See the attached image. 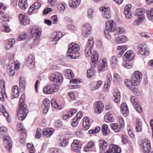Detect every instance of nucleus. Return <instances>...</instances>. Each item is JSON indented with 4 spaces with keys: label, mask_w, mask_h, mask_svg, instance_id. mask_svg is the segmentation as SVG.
Segmentation results:
<instances>
[{
    "label": "nucleus",
    "mask_w": 153,
    "mask_h": 153,
    "mask_svg": "<svg viewBox=\"0 0 153 153\" xmlns=\"http://www.w3.org/2000/svg\"><path fill=\"white\" fill-rule=\"evenodd\" d=\"M67 6V5L65 3H63L59 4L58 6V7L61 10H64L65 9Z\"/></svg>",
    "instance_id": "nucleus-44"
},
{
    "label": "nucleus",
    "mask_w": 153,
    "mask_h": 153,
    "mask_svg": "<svg viewBox=\"0 0 153 153\" xmlns=\"http://www.w3.org/2000/svg\"><path fill=\"white\" fill-rule=\"evenodd\" d=\"M41 6V4L38 2L34 3L30 7L28 11V13L30 15L34 10L39 9Z\"/></svg>",
    "instance_id": "nucleus-20"
},
{
    "label": "nucleus",
    "mask_w": 153,
    "mask_h": 153,
    "mask_svg": "<svg viewBox=\"0 0 153 153\" xmlns=\"http://www.w3.org/2000/svg\"><path fill=\"white\" fill-rule=\"evenodd\" d=\"M3 25L2 28H4V31L5 32H8L10 31V29L7 23L4 24V22H3Z\"/></svg>",
    "instance_id": "nucleus-49"
},
{
    "label": "nucleus",
    "mask_w": 153,
    "mask_h": 153,
    "mask_svg": "<svg viewBox=\"0 0 153 153\" xmlns=\"http://www.w3.org/2000/svg\"><path fill=\"white\" fill-rule=\"evenodd\" d=\"M114 81L120 82L122 81V79L119 75L117 73H115L114 75Z\"/></svg>",
    "instance_id": "nucleus-41"
},
{
    "label": "nucleus",
    "mask_w": 153,
    "mask_h": 153,
    "mask_svg": "<svg viewBox=\"0 0 153 153\" xmlns=\"http://www.w3.org/2000/svg\"><path fill=\"white\" fill-rule=\"evenodd\" d=\"M116 23L112 20L107 21L105 23V28L104 30V34L105 37L109 39L111 38V33L116 29Z\"/></svg>",
    "instance_id": "nucleus-3"
},
{
    "label": "nucleus",
    "mask_w": 153,
    "mask_h": 153,
    "mask_svg": "<svg viewBox=\"0 0 153 153\" xmlns=\"http://www.w3.org/2000/svg\"><path fill=\"white\" fill-rule=\"evenodd\" d=\"M70 82L71 84H77L79 83L80 82L79 79L75 78L70 80Z\"/></svg>",
    "instance_id": "nucleus-62"
},
{
    "label": "nucleus",
    "mask_w": 153,
    "mask_h": 153,
    "mask_svg": "<svg viewBox=\"0 0 153 153\" xmlns=\"http://www.w3.org/2000/svg\"><path fill=\"white\" fill-rule=\"evenodd\" d=\"M111 62L113 66H114L117 63V58L115 56H112L111 60Z\"/></svg>",
    "instance_id": "nucleus-53"
},
{
    "label": "nucleus",
    "mask_w": 153,
    "mask_h": 153,
    "mask_svg": "<svg viewBox=\"0 0 153 153\" xmlns=\"http://www.w3.org/2000/svg\"><path fill=\"white\" fill-rule=\"evenodd\" d=\"M139 51L141 54L148 56L149 54L148 49L147 48L145 44H140L139 46Z\"/></svg>",
    "instance_id": "nucleus-17"
},
{
    "label": "nucleus",
    "mask_w": 153,
    "mask_h": 153,
    "mask_svg": "<svg viewBox=\"0 0 153 153\" xmlns=\"http://www.w3.org/2000/svg\"><path fill=\"white\" fill-rule=\"evenodd\" d=\"M120 99V93L119 91H117L114 95V102L117 103H118Z\"/></svg>",
    "instance_id": "nucleus-38"
},
{
    "label": "nucleus",
    "mask_w": 153,
    "mask_h": 153,
    "mask_svg": "<svg viewBox=\"0 0 153 153\" xmlns=\"http://www.w3.org/2000/svg\"><path fill=\"white\" fill-rule=\"evenodd\" d=\"M120 109L123 115L125 116H127L128 113V111L127 104L126 103H123L121 104Z\"/></svg>",
    "instance_id": "nucleus-32"
},
{
    "label": "nucleus",
    "mask_w": 153,
    "mask_h": 153,
    "mask_svg": "<svg viewBox=\"0 0 153 153\" xmlns=\"http://www.w3.org/2000/svg\"><path fill=\"white\" fill-rule=\"evenodd\" d=\"M102 82L101 81L99 80L98 81L96 84V85L92 88V90L94 91L98 89L100 87V86L102 85Z\"/></svg>",
    "instance_id": "nucleus-52"
},
{
    "label": "nucleus",
    "mask_w": 153,
    "mask_h": 153,
    "mask_svg": "<svg viewBox=\"0 0 153 153\" xmlns=\"http://www.w3.org/2000/svg\"><path fill=\"white\" fill-rule=\"evenodd\" d=\"M108 68V62L107 59L103 58L101 61H100L98 66V72L100 73L101 72L104 71Z\"/></svg>",
    "instance_id": "nucleus-8"
},
{
    "label": "nucleus",
    "mask_w": 153,
    "mask_h": 153,
    "mask_svg": "<svg viewBox=\"0 0 153 153\" xmlns=\"http://www.w3.org/2000/svg\"><path fill=\"white\" fill-rule=\"evenodd\" d=\"M124 82L127 88L130 89L134 94L137 95L138 92L137 90L135 89V85L130 84V81L129 80L126 79L124 81Z\"/></svg>",
    "instance_id": "nucleus-21"
},
{
    "label": "nucleus",
    "mask_w": 153,
    "mask_h": 153,
    "mask_svg": "<svg viewBox=\"0 0 153 153\" xmlns=\"http://www.w3.org/2000/svg\"><path fill=\"white\" fill-rule=\"evenodd\" d=\"M122 65L124 67L128 69L130 68L131 67V65L125 62H124L123 63Z\"/></svg>",
    "instance_id": "nucleus-64"
},
{
    "label": "nucleus",
    "mask_w": 153,
    "mask_h": 153,
    "mask_svg": "<svg viewBox=\"0 0 153 153\" xmlns=\"http://www.w3.org/2000/svg\"><path fill=\"white\" fill-rule=\"evenodd\" d=\"M42 131L43 135L49 137L52 134L54 130L52 128H45Z\"/></svg>",
    "instance_id": "nucleus-24"
},
{
    "label": "nucleus",
    "mask_w": 153,
    "mask_h": 153,
    "mask_svg": "<svg viewBox=\"0 0 153 153\" xmlns=\"http://www.w3.org/2000/svg\"><path fill=\"white\" fill-rule=\"evenodd\" d=\"M19 85L20 88L22 90L25 89L26 85V81L25 79L22 76L19 77Z\"/></svg>",
    "instance_id": "nucleus-30"
},
{
    "label": "nucleus",
    "mask_w": 153,
    "mask_h": 153,
    "mask_svg": "<svg viewBox=\"0 0 153 153\" xmlns=\"http://www.w3.org/2000/svg\"><path fill=\"white\" fill-rule=\"evenodd\" d=\"M81 143L78 140H74L71 144L72 149L76 153H80V149L81 147Z\"/></svg>",
    "instance_id": "nucleus-10"
},
{
    "label": "nucleus",
    "mask_w": 153,
    "mask_h": 153,
    "mask_svg": "<svg viewBox=\"0 0 153 153\" xmlns=\"http://www.w3.org/2000/svg\"><path fill=\"white\" fill-rule=\"evenodd\" d=\"M104 118L105 121L107 122H111L114 120L113 114L110 112H108L105 114Z\"/></svg>",
    "instance_id": "nucleus-26"
},
{
    "label": "nucleus",
    "mask_w": 153,
    "mask_h": 153,
    "mask_svg": "<svg viewBox=\"0 0 153 153\" xmlns=\"http://www.w3.org/2000/svg\"><path fill=\"white\" fill-rule=\"evenodd\" d=\"M118 119L119 120V123L120 124V126L122 127L123 128L124 127V122L123 118L120 116L118 117Z\"/></svg>",
    "instance_id": "nucleus-60"
},
{
    "label": "nucleus",
    "mask_w": 153,
    "mask_h": 153,
    "mask_svg": "<svg viewBox=\"0 0 153 153\" xmlns=\"http://www.w3.org/2000/svg\"><path fill=\"white\" fill-rule=\"evenodd\" d=\"M125 33V30L122 27H119L117 28L115 33H114L115 35L119 34H122Z\"/></svg>",
    "instance_id": "nucleus-42"
},
{
    "label": "nucleus",
    "mask_w": 153,
    "mask_h": 153,
    "mask_svg": "<svg viewBox=\"0 0 153 153\" xmlns=\"http://www.w3.org/2000/svg\"><path fill=\"white\" fill-rule=\"evenodd\" d=\"M80 49L79 45L74 42L69 45V48L67 53V56L71 59H76L79 56V51Z\"/></svg>",
    "instance_id": "nucleus-2"
},
{
    "label": "nucleus",
    "mask_w": 153,
    "mask_h": 153,
    "mask_svg": "<svg viewBox=\"0 0 153 153\" xmlns=\"http://www.w3.org/2000/svg\"><path fill=\"white\" fill-rule=\"evenodd\" d=\"M116 40L119 44L122 43L127 41V38L125 36L123 35L116 38Z\"/></svg>",
    "instance_id": "nucleus-35"
},
{
    "label": "nucleus",
    "mask_w": 153,
    "mask_h": 153,
    "mask_svg": "<svg viewBox=\"0 0 153 153\" xmlns=\"http://www.w3.org/2000/svg\"><path fill=\"white\" fill-rule=\"evenodd\" d=\"M135 54L131 51H126L123 56L124 60L129 61L132 60L134 57Z\"/></svg>",
    "instance_id": "nucleus-15"
},
{
    "label": "nucleus",
    "mask_w": 153,
    "mask_h": 153,
    "mask_svg": "<svg viewBox=\"0 0 153 153\" xmlns=\"http://www.w3.org/2000/svg\"><path fill=\"white\" fill-rule=\"evenodd\" d=\"M130 100L133 106H136L140 103L138 100L135 96L131 97L130 98Z\"/></svg>",
    "instance_id": "nucleus-40"
},
{
    "label": "nucleus",
    "mask_w": 153,
    "mask_h": 153,
    "mask_svg": "<svg viewBox=\"0 0 153 153\" xmlns=\"http://www.w3.org/2000/svg\"><path fill=\"white\" fill-rule=\"evenodd\" d=\"M11 92V98H18L19 95V91L17 85H14L12 88Z\"/></svg>",
    "instance_id": "nucleus-18"
},
{
    "label": "nucleus",
    "mask_w": 153,
    "mask_h": 153,
    "mask_svg": "<svg viewBox=\"0 0 153 153\" xmlns=\"http://www.w3.org/2000/svg\"><path fill=\"white\" fill-rule=\"evenodd\" d=\"M14 39H9L8 45L7 46L6 48L9 49L10 48L12 45L14 43Z\"/></svg>",
    "instance_id": "nucleus-48"
},
{
    "label": "nucleus",
    "mask_w": 153,
    "mask_h": 153,
    "mask_svg": "<svg viewBox=\"0 0 153 153\" xmlns=\"http://www.w3.org/2000/svg\"><path fill=\"white\" fill-rule=\"evenodd\" d=\"M35 64V59L32 55H30L26 59L25 64L29 68L32 69L33 68Z\"/></svg>",
    "instance_id": "nucleus-13"
},
{
    "label": "nucleus",
    "mask_w": 153,
    "mask_h": 153,
    "mask_svg": "<svg viewBox=\"0 0 153 153\" xmlns=\"http://www.w3.org/2000/svg\"><path fill=\"white\" fill-rule=\"evenodd\" d=\"M43 104L45 107H48L50 108V101L49 99L47 98L45 99L43 101Z\"/></svg>",
    "instance_id": "nucleus-50"
},
{
    "label": "nucleus",
    "mask_w": 153,
    "mask_h": 153,
    "mask_svg": "<svg viewBox=\"0 0 153 153\" xmlns=\"http://www.w3.org/2000/svg\"><path fill=\"white\" fill-rule=\"evenodd\" d=\"M50 80L54 83H61L63 80V77L61 73L59 72H56L51 74Z\"/></svg>",
    "instance_id": "nucleus-7"
},
{
    "label": "nucleus",
    "mask_w": 153,
    "mask_h": 153,
    "mask_svg": "<svg viewBox=\"0 0 153 153\" xmlns=\"http://www.w3.org/2000/svg\"><path fill=\"white\" fill-rule=\"evenodd\" d=\"M41 129L40 128H38L37 129L35 137L37 138H39L41 136Z\"/></svg>",
    "instance_id": "nucleus-59"
},
{
    "label": "nucleus",
    "mask_w": 153,
    "mask_h": 153,
    "mask_svg": "<svg viewBox=\"0 0 153 153\" xmlns=\"http://www.w3.org/2000/svg\"><path fill=\"white\" fill-rule=\"evenodd\" d=\"M111 128L115 132H118L121 130L122 127L117 123H112L110 124Z\"/></svg>",
    "instance_id": "nucleus-31"
},
{
    "label": "nucleus",
    "mask_w": 153,
    "mask_h": 153,
    "mask_svg": "<svg viewBox=\"0 0 153 153\" xmlns=\"http://www.w3.org/2000/svg\"><path fill=\"white\" fill-rule=\"evenodd\" d=\"M3 141L5 144V147L7 148L9 152H10L12 146L11 139L9 137H5L4 138Z\"/></svg>",
    "instance_id": "nucleus-16"
},
{
    "label": "nucleus",
    "mask_w": 153,
    "mask_h": 153,
    "mask_svg": "<svg viewBox=\"0 0 153 153\" xmlns=\"http://www.w3.org/2000/svg\"><path fill=\"white\" fill-rule=\"evenodd\" d=\"M0 88L1 90L3 91H5V83L3 79L0 80Z\"/></svg>",
    "instance_id": "nucleus-47"
},
{
    "label": "nucleus",
    "mask_w": 153,
    "mask_h": 153,
    "mask_svg": "<svg viewBox=\"0 0 153 153\" xmlns=\"http://www.w3.org/2000/svg\"><path fill=\"white\" fill-rule=\"evenodd\" d=\"M62 125V121L61 120H56L54 124V126L56 128L60 127Z\"/></svg>",
    "instance_id": "nucleus-51"
},
{
    "label": "nucleus",
    "mask_w": 153,
    "mask_h": 153,
    "mask_svg": "<svg viewBox=\"0 0 153 153\" xmlns=\"http://www.w3.org/2000/svg\"><path fill=\"white\" fill-rule=\"evenodd\" d=\"M142 150L144 153H149L151 150L150 143V141L147 139L143 140L141 145Z\"/></svg>",
    "instance_id": "nucleus-9"
},
{
    "label": "nucleus",
    "mask_w": 153,
    "mask_h": 153,
    "mask_svg": "<svg viewBox=\"0 0 153 153\" xmlns=\"http://www.w3.org/2000/svg\"><path fill=\"white\" fill-rule=\"evenodd\" d=\"M144 19L142 18L138 17L137 19L135 20L134 22V25H139L140 23Z\"/></svg>",
    "instance_id": "nucleus-54"
},
{
    "label": "nucleus",
    "mask_w": 153,
    "mask_h": 153,
    "mask_svg": "<svg viewBox=\"0 0 153 153\" xmlns=\"http://www.w3.org/2000/svg\"><path fill=\"white\" fill-rule=\"evenodd\" d=\"M142 78L141 73L138 71H135L131 77L130 84L133 85H137L141 82Z\"/></svg>",
    "instance_id": "nucleus-5"
},
{
    "label": "nucleus",
    "mask_w": 153,
    "mask_h": 153,
    "mask_svg": "<svg viewBox=\"0 0 153 153\" xmlns=\"http://www.w3.org/2000/svg\"><path fill=\"white\" fill-rule=\"evenodd\" d=\"M51 105L53 107L55 108H59V106L55 99H53L51 101Z\"/></svg>",
    "instance_id": "nucleus-45"
},
{
    "label": "nucleus",
    "mask_w": 153,
    "mask_h": 153,
    "mask_svg": "<svg viewBox=\"0 0 153 153\" xmlns=\"http://www.w3.org/2000/svg\"><path fill=\"white\" fill-rule=\"evenodd\" d=\"M83 126L85 130H87L90 127L89 120L87 117H85L83 118Z\"/></svg>",
    "instance_id": "nucleus-33"
},
{
    "label": "nucleus",
    "mask_w": 153,
    "mask_h": 153,
    "mask_svg": "<svg viewBox=\"0 0 153 153\" xmlns=\"http://www.w3.org/2000/svg\"><path fill=\"white\" fill-rule=\"evenodd\" d=\"M78 120H79L77 119V118H74L72 123V126L74 127H76L78 124Z\"/></svg>",
    "instance_id": "nucleus-56"
},
{
    "label": "nucleus",
    "mask_w": 153,
    "mask_h": 153,
    "mask_svg": "<svg viewBox=\"0 0 153 153\" xmlns=\"http://www.w3.org/2000/svg\"><path fill=\"white\" fill-rule=\"evenodd\" d=\"M59 87L55 84L47 85L43 89L44 93L46 94H51L57 92L59 90Z\"/></svg>",
    "instance_id": "nucleus-6"
},
{
    "label": "nucleus",
    "mask_w": 153,
    "mask_h": 153,
    "mask_svg": "<svg viewBox=\"0 0 153 153\" xmlns=\"http://www.w3.org/2000/svg\"><path fill=\"white\" fill-rule=\"evenodd\" d=\"M5 97H7L5 91L4 92L1 90L0 91V100L2 101H4Z\"/></svg>",
    "instance_id": "nucleus-46"
},
{
    "label": "nucleus",
    "mask_w": 153,
    "mask_h": 153,
    "mask_svg": "<svg viewBox=\"0 0 153 153\" xmlns=\"http://www.w3.org/2000/svg\"><path fill=\"white\" fill-rule=\"evenodd\" d=\"M76 112V110L74 109H72L71 111H69L67 113L62 116V119L65 120L68 118L71 117Z\"/></svg>",
    "instance_id": "nucleus-28"
},
{
    "label": "nucleus",
    "mask_w": 153,
    "mask_h": 153,
    "mask_svg": "<svg viewBox=\"0 0 153 153\" xmlns=\"http://www.w3.org/2000/svg\"><path fill=\"white\" fill-rule=\"evenodd\" d=\"M25 94H22L21 96L19 102V105H21L22 104H25L24 102L25 101Z\"/></svg>",
    "instance_id": "nucleus-55"
},
{
    "label": "nucleus",
    "mask_w": 153,
    "mask_h": 153,
    "mask_svg": "<svg viewBox=\"0 0 153 153\" xmlns=\"http://www.w3.org/2000/svg\"><path fill=\"white\" fill-rule=\"evenodd\" d=\"M146 12V10L144 9L140 8L137 9L135 11V16L138 17L142 18L145 19V16L144 14Z\"/></svg>",
    "instance_id": "nucleus-23"
},
{
    "label": "nucleus",
    "mask_w": 153,
    "mask_h": 153,
    "mask_svg": "<svg viewBox=\"0 0 153 153\" xmlns=\"http://www.w3.org/2000/svg\"><path fill=\"white\" fill-rule=\"evenodd\" d=\"M13 61L11 62H9L7 66V72L10 76H13L15 73V70L13 69V67L11 65V63L13 64Z\"/></svg>",
    "instance_id": "nucleus-25"
},
{
    "label": "nucleus",
    "mask_w": 153,
    "mask_h": 153,
    "mask_svg": "<svg viewBox=\"0 0 153 153\" xmlns=\"http://www.w3.org/2000/svg\"><path fill=\"white\" fill-rule=\"evenodd\" d=\"M111 148H113V153H119L121 152L120 148L117 146L113 144L111 145Z\"/></svg>",
    "instance_id": "nucleus-39"
},
{
    "label": "nucleus",
    "mask_w": 153,
    "mask_h": 153,
    "mask_svg": "<svg viewBox=\"0 0 153 153\" xmlns=\"http://www.w3.org/2000/svg\"><path fill=\"white\" fill-rule=\"evenodd\" d=\"M19 19L20 22V24L24 25H26L29 23V21L27 17L24 16L22 14H20L19 16Z\"/></svg>",
    "instance_id": "nucleus-22"
},
{
    "label": "nucleus",
    "mask_w": 153,
    "mask_h": 153,
    "mask_svg": "<svg viewBox=\"0 0 153 153\" xmlns=\"http://www.w3.org/2000/svg\"><path fill=\"white\" fill-rule=\"evenodd\" d=\"M81 2V0H69V4L72 8H75L78 7Z\"/></svg>",
    "instance_id": "nucleus-27"
},
{
    "label": "nucleus",
    "mask_w": 153,
    "mask_h": 153,
    "mask_svg": "<svg viewBox=\"0 0 153 153\" xmlns=\"http://www.w3.org/2000/svg\"><path fill=\"white\" fill-rule=\"evenodd\" d=\"M19 110L17 113L18 119L20 120H22L25 119L28 113V110L25 104L19 105Z\"/></svg>",
    "instance_id": "nucleus-4"
},
{
    "label": "nucleus",
    "mask_w": 153,
    "mask_h": 153,
    "mask_svg": "<svg viewBox=\"0 0 153 153\" xmlns=\"http://www.w3.org/2000/svg\"><path fill=\"white\" fill-rule=\"evenodd\" d=\"M124 13L127 19H130L132 17L131 13L130 11H124Z\"/></svg>",
    "instance_id": "nucleus-57"
},
{
    "label": "nucleus",
    "mask_w": 153,
    "mask_h": 153,
    "mask_svg": "<svg viewBox=\"0 0 153 153\" xmlns=\"http://www.w3.org/2000/svg\"><path fill=\"white\" fill-rule=\"evenodd\" d=\"M62 37V33L60 32H54L51 35V38L53 41H56Z\"/></svg>",
    "instance_id": "nucleus-19"
},
{
    "label": "nucleus",
    "mask_w": 153,
    "mask_h": 153,
    "mask_svg": "<svg viewBox=\"0 0 153 153\" xmlns=\"http://www.w3.org/2000/svg\"><path fill=\"white\" fill-rule=\"evenodd\" d=\"M136 111L139 113H141L142 111V108L140 105V103L137 104V105L134 106Z\"/></svg>",
    "instance_id": "nucleus-58"
},
{
    "label": "nucleus",
    "mask_w": 153,
    "mask_h": 153,
    "mask_svg": "<svg viewBox=\"0 0 153 153\" xmlns=\"http://www.w3.org/2000/svg\"><path fill=\"white\" fill-rule=\"evenodd\" d=\"M93 10L91 9H89L88 10L87 12L88 16L89 18H92L93 17L92 14Z\"/></svg>",
    "instance_id": "nucleus-61"
},
{
    "label": "nucleus",
    "mask_w": 153,
    "mask_h": 153,
    "mask_svg": "<svg viewBox=\"0 0 153 153\" xmlns=\"http://www.w3.org/2000/svg\"><path fill=\"white\" fill-rule=\"evenodd\" d=\"M65 75L67 79H70L74 76L72 71L69 69H66L64 70Z\"/></svg>",
    "instance_id": "nucleus-34"
},
{
    "label": "nucleus",
    "mask_w": 153,
    "mask_h": 153,
    "mask_svg": "<svg viewBox=\"0 0 153 153\" xmlns=\"http://www.w3.org/2000/svg\"><path fill=\"white\" fill-rule=\"evenodd\" d=\"M42 30L39 27H34L30 31V33L33 36L39 38L41 35Z\"/></svg>",
    "instance_id": "nucleus-12"
},
{
    "label": "nucleus",
    "mask_w": 153,
    "mask_h": 153,
    "mask_svg": "<svg viewBox=\"0 0 153 153\" xmlns=\"http://www.w3.org/2000/svg\"><path fill=\"white\" fill-rule=\"evenodd\" d=\"M3 113L4 115L7 118L8 122L9 123L10 122H11L10 118L7 112L5 111Z\"/></svg>",
    "instance_id": "nucleus-63"
},
{
    "label": "nucleus",
    "mask_w": 153,
    "mask_h": 153,
    "mask_svg": "<svg viewBox=\"0 0 153 153\" xmlns=\"http://www.w3.org/2000/svg\"><path fill=\"white\" fill-rule=\"evenodd\" d=\"M100 147L102 150H104L107 147L108 144L107 142L103 140H100L99 141Z\"/></svg>",
    "instance_id": "nucleus-37"
},
{
    "label": "nucleus",
    "mask_w": 153,
    "mask_h": 153,
    "mask_svg": "<svg viewBox=\"0 0 153 153\" xmlns=\"http://www.w3.org/2000/svg\"><path fill=\"white\" fill-rule=\"evenodd\" d=\"M94 45V39L93 37H90L86 45L85 50V55L87 57H89L92 54V49ZM98 60V56L96 51H94L91 57V65L92 68H90L87 71V76L91 78L94 75L95 71L94 68L95 67Z\"/></svg>",
    "instance_id": "nucleus-1"
},
{
    "label": "nucleus",
    "mask_w": 153,
    "mask_h": 153,
    "mask_svg": "<svg viewBox=\"0 0 153 153\" xmlns=\"http://www.w3.org/2000/svg\"><path fill=\"white\" fill-rule=\"evenodd\" d=\"M94 106L95 112L96 114H99L103 111L104 105L101 101H97L94 103Z\"/></svg>",
    "instance_id": "nucleus-11"
},
{
    "label": "nucleus",
    "mask_w": 153,
    "mask_h": 153,
    "mask_svg": "<svg viewBox=\"0 0 153 153\" xmlns=\"http://www.w3.org/2000/svg\"><path fill=\"white\" fill-rule=\"evenodd\" d=\"M146 15L149 20H152L153 19V11H151V8L146 12Z\"/></svg>",
    "instance_id": "nucleus-43"
},
{
    "label": "nucleus",
    "mask_w": 153,
    "mask_h": 153,
    "mask_svg": "<svg viewBox=\"0 0 153 153\" xmlns=\"http://www.w3.org/2000/svg\"><path fill=\"white\" fill-rule=\"evenodd\" d=\"M19 5L20 8L22 10H25L28 7L27 0H19Z\"/></svg>",
    "instance_id": "nucleus-29"
},
{
    "label": "nucleus",
    "mask_w": 153,
    "mask_h": 153,
    "mask_svg": "<svg viewBox=\"0 0 153 153\" xmlns=\"http://www.w3.org/2000/svg\"><path fill=\"white\" fill-rule=\"evenodd\" d=\"M91 27L88 24H86L83 28L82 32V35L85 37L88 36L91 33Z\"/></svg>",
    "instance_id": "nucleus-14"
},
{
    "label": "nucleus",
    "mask_w": 153,
    "mask_h": 153,
    "mask_svg": "<svg viewBox=\"0 0 153 153\" xmlns=\"http://www.w3.org/2000/svg\"><path fill=\"white\" fill-rule=\"evenodd\" d=\"M60 140L59 145L61 146L65 147L68 145V140L66 138L61 137L60 138Z\"/></svg>",
    "instance_id": "nucleus-36"
}]
</instances>
